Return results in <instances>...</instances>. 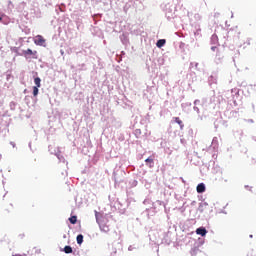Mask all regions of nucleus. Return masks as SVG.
I'll return each instance as SVG.
<instances>
[{"instance_id":"1","label":"nucleus","mask_w":256,"mask_h":256,"mask_svg":"<svg viewBox=\"0 0 256 256\" xmlns=\"http://www.w3.org/2000/svg\"><path fill=\"white\" fill-rule=\"evenodd\" d=\"M47 40H45V38L42 35H37L34 38V43L35 45H38L39 47H45V43Z\"/></svg>"},{"instance_id":"2","label":"nucleus","mask_w":256,"mask_h":256,"mask_svg":"<svg viewBox=\"0 0 256 256\" xmlns=\"http://www.w3.org/2000/svg\"><path fill=\"white\" fill-rule=\"evenodd\" d=\"M23 55H24V57H26V59L31 57V56H32V59H38L39 58L37 56V51L36 50L33 51V50L29 49V48L27 50L23 51Z\"/></svg>"},{"instance_id":"3","label":"nucleus","mask_w":256,"mask_h":256,"mask_svg":"<svg viewBox=\"0 0 256 256\" xmlns=\"http://www.w3.org/2000/svg\"><path fill=\"white\" fill-rule=\"evenodd\" d=\"M197 235H201V237H205L207 235V229L200 227L196 230Z\"/></svg>"},{"instance_id":"4","label":"nucleus","mask_w":256,"mask_h":256,"mask_svg":"<svg viewBox=\"0 0 256 256\" xmlns=\"http://www.w3.org/2000/svg\"><path fill=\"white\" fill-rule=\"evenodd\" d=\"M175 123H177L180 127L181 130H183V128L185 127V125L183 124V121L181 120V118L179 117H174L173 118Z\"/></svg>"},{"instance_id":"5","label":"nucleus","mask_w":256,"mask_h":256,"mask_svg":"<svg viewBox=\"0 0 256 256\" xmlns=\"http://www.w3.org/2000/svg\"><path fill=\"white\" fill-rule=\"evenodd\" d=\"M196 191H197V193H205V184H203V183L198 184Z\"/></svg>"},{"instance_id":"6","label":"nucleus","mask_w":256,"mask_h":256,"mask_svg":"<svg viewBox=\"0 0 256 256\" xmlns=\"http://www.w3.org/2000/svg\"><path fill=\"white\" fill-rule=\"evenodd\" d=\"M145 163H149V164H148V167H149L150 169H153V163H154L153 158H151V157L147 158V159L145 160Z\"/></svg>"},{"instance_id":"7","label":"nucleus","mask_w":256,"mask_h":256,"mask_svg":"<svg viewBox=\"0 0 256 256\" xmlns=\"http://www.w3.org/2000/svg\"><path fill=\"white\" fill-rule=\"evenodd\" d=\"M166 43L165 39H160L157 41L156 46L159 47L161 49V47H163Z\"/></svg>"},{"instance_id":"8","label":"nucleus","mask_w":256,"mask_h":256,"mask_svg":"<svg viewBox=\"0 0 256 256\" xmlns=\"http://www.w3.org/2000/svg\"><path fill=\"white\" fill-rule=\"evenodd\" d=\"M34 83H35V85H36V86H34V87H37V88L41 87V78L36 77V78L34 79Z\"/></svg>"},{"instance_id":"9","label":"nucleus","mask_w":256,"mask_h":256,"mask_svg":"<svg viewBox=\"0 0 256 256\" xmlns=\"http://www.w3.org/2000/svg\"><path fill=\"white\" fill-rule=\"evenodd\" d=\"M76 241L78 245H81L83 243V234H79L76 238Z\"/></svg>"},{"instance_id":"10","label":"nucleus","mask_w":256,"mask_h":256,"mask_svg":"<svg viewBox=\"0 0 256 256\" xmlns=\"http://www.w3.org/2000/svg\"><path fill=\"white\" fill-rule=\"evenodd\" d=\"M64 253L66 254L73 253V248H71V246H65Z\"/></svg>"},{"instance_id":"11","label":"nucleus","mask_w":256,"mask_h":256,"mask_svg":"<svg viewBox=\"0 0 256 256\" xmlns=\"http://www.w3.org/2000/svg\"><path fill=\"white\" fill-rule=\"evenodd\" d=\"M69 222L72 224V225H75L77 223V216H72L69 218Z\"/></svg>"},{"instance_id":"12","label":"nucleus","mask_w":256,"mask_h":256,"mask_svg":"<svg viewBox=\"0 0 256 256\" xmlns=\"http://www.w3.org/2000/svg\"><path fill=\"white\" fill-rule=\"evenodd\" d=\"M33 95H34V97H37L38 95H39V88H37V87H33Z\"/></svg>"},{"instance_id":"13","label":"nucleus","mask_w":256,"mask_h":256,"mask_svg":"<svg viewBox=\"0 0 256 256\" xmlns=\"http://www.w3.org/2000/svg\"><path fill=\"white\" fill-rule=\"evenodd\" d=\"M101 230L104 231L105 233H108V231H109V226L101 227Z\"/></svg>"},{"instance_id":"14","label":"nucleus","mask_w":256,"mask_h":256,"mask_svg":"<svg viewBox=\"0 0 256 256\" xmlns=\"http://www.w3.org/2000/svg\"><path fill=\"white\" fill-rule=\"evenodd\" d=\"M211 49H212V51H216L217 47L216 46H212Z\"/></svg>"},{"instance_id":"15","label":"nucleus","mask_w":256,"mask_h":256,"mask_svg":"<svg viewBox=\"0 0 256 256\" xmlns=\"http://www.w3.org/2000/svg\"><path fill=\"white\" fill-rule=\"evenodd\" d=\"M0 21H3V17H0Z\"/></svg>"}]
</instances>
